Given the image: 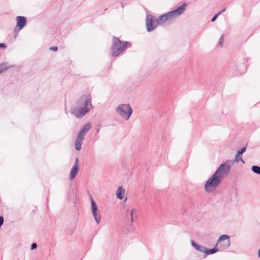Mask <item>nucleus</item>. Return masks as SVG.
<instances>
[{
    "instance_id": "nucleus-21",
    "label": "nucleus",
    "mask_w": 260,
    "mask_h": 260,
    "mask_svg": "<svg viewBox=\"0 0 260 260\" xmlns=\"http://www.w3.org/2000/svg\"><path fill=\"white\" fill-rule=\"evenodd\" d=\"M219 16V15L217 13L211 19V21L212 22H214L215 21V20L216 19V18L218 17V16Z\"/></svg>"
},
{
    "instance_id": "nucleus-11",
    "label": "nucleus",
    "mask_w": 260,
    "mask_h": 260,
    "mask_svg": "<svg viewBox=\"0 0 260 260\" xmlns=\"http://www.w3.org/2000/svg\"><path fill=\"white\" fill-rule=\"evenodd\" d=\"M191 245L198 251L205 253L206 248L204 246L198 245L194 241H191Z\"/></svg>"
},
{
    "instance_id": "nucleus-3",
    "label": "nucleus",
    "mask_w": 260,
    "mask_h": 260,
    "mask_svg": "<svg viewBox=\"0 0 260 260\" xmlns=\"http://www.w3.org/2000/svg\"><path fill=\"white\" fill-rule=\"evenodd\" d=\"M128 42H122L117 37L113 38V44L111 47L112 55L118 56L122 52L127 48Z\"/></svg>"
},
{
    "instance_id": "nucleus-12",
    "label": "nucleus",
    "mask_w": 260,
    "mask_h": 260,
    "mask_svg": "<svg viewBox=\"0 0 260 260\" xmlns=\"http://www.w3.org/2000/svg\"><path fill=\"white\" fill-rule=\"evenodd\" d=\"M125 193V189L122 186H119L116 190V197L119 199L122 200Z\"/></svg>"
},
{
    "instance_id": "nucleus-5",
    "label": "nucleus",
    "mask_w": 260,
    "mask_h": 260,
    "mask_svg": "<svg viewBox=\"0 0 260 260\" xmlns=\"http://www.w3.org/2000/svg\"><path fill=\"white\" fill-rule=\"evenodd\" d=\"M91 128V124L88 122L86 123L79 131L77 137L75 142V149L80 151L81 149V145L84 139V137L88 131Z\"/></svg>"
},
{
    "instance_id": "nucleus-15",
    "label": "nucleus",
    "mask_w": 260,
    "mask_h": 260,
    "mask_svg": "<svg viewBox=\"0 0 260 260\" xmlns=\"http://www.w3.org/2000/svg\"><path fill=\"white\" fill-rule=\"evenodd\" d=\"M235 161L237 162H238L239 161H242L243 164L245 163L244 161L243 160L242 156L240 154H238V153H236L235 157Z\"/></svg>"
},
{
    "instance_id": "nucleus-2",
    "label": "nucleus",
    "mask_w": 260,
    "mask_h": 260,
    "mask_svg": "<svg viewBox=\"0 0 260 260\" xmlns=\"http://www.w3.org/2000/svg\"><path fill=\"white\" fill-rule=\"evenodd\" d=\"M231 168L229 161L221 164L215 172L208 179L204 185V189L209 192L215 189L221 183L223 176L228 174Z\"/></svg>"
},
{
    "instance_id": "nucleus-20",
    "label": "nucleus",
    "mask_w": 260,
    "mask_h": 260,
    "mask_svg": "<svg viewBox=\"0 0 260 260\" xmlns=\"http://www.w3.org/2000/svg\"><path fill=\"white\" fill-rule=\"evenodd\" d=\"M134 209H133L130 212V215H131V222H134V219H133V212L134 211Z\"/></svg>"
},
{
    "instance_id": "nucleus-14",
    "label": "nucleus",
    "mask_w": 260,
    "mask_h": 260,
    "mask_svg": "<svg viewBox=\"0 0 260 260\" xmlns=\"http://www.w3.org/2000/svg\"><path fill=\"white\" fill-rule=\"evenodd\" d=\"M251 170L254 173L260 175V167L253 166L251 167Z\"/></svg>"
},
{
    "instance_id": "nucleus-16",
    "label": "nucleus",
    "mask_w": 260,
    "mask_h": 260,
    "mask_svg": "<svg viewBox=\"0 0 260 260\" xmlns=\"http://www.w3.org/2000/svg\"><path fill=\"white\" fill-rule=\"evenodd\" d=\"M8 67H7V63L5 62L2 63L0 64V74L2 73L3 71H6L8 69Z\"/></svg>"
},
{
    "instance_id": "nucleus-25",
    "label": "nucleus",
    "mask_w": 260,
    "mask_h": 260,
    "mask_svg": "<svg viewBox=\"0 0 260 260\" xmlns=\"http://www.w3.org/2000/svg\"><path fill=\"white\" fill-rule=\"evenodd\" d=\"M0 47L1 48H6V45L4 43H0Z\"/></svg>"
},
{
    "instance_id": "nucleus-7",
    "label": "nucleus",
    "mask_w": 260,
    "mask_h": 260,
    "mask_svg": "<svg viewBox=\"0 0 260 260\" xmlns=\"http://www.w3.org/2000/svg\"><path fill=\"white\" fill-rule=\"evenodd\" d=\"M230 238L228 235H222L219 237L216 246L219 251H223L229 247L231 244Z\"/></svg>"
},
{
    "instance_id": "nucleus-24",
    "label": "nucleus",
    "mask_w": 260,
    "mask_h": 260,
    "mask_svg": "<svg viewBox=\"0 0 260 260\" xmlns=\"http://www.w3.org/2000/svg\"><path fill=\"white\" fill-rule=\"evenodd\" d=\"M57 49H58V48L56 46L52 47L50 48V50L54 51H57Z\"/></svg>"
},
{
    "instance_id": "nucleus-8",
    "label": "nucleus",
    "mask_w": 260,
    "mask_h": 260,
    "mask_svg": "<svg viewBox=\"0 0 260 260\" xmlns=\"http://www.w3.org/2000/svg\"><path fill=\"white\" fill-rule=\"evenodd\" d=\"M91 201V210L93 216L97 224H99L101 221V216L99 211L98 210L97 205L93 200L92 197L90 196Z\"/></svg>"
},
{
    "instance_id": "nucleus-23",
    "label": "nucleus",
    "mask_w": 260,
    "mask_h": 260,
    "mask_svg": "<svg viewBox=\"0 0 260 260\" xmlns=\"http://www.w3.org/2000/svg\"><path fill=\"white\" fill-rule=\"evenodd\" d=\"M226 10V8H224L223 9H222L220 11H219L217 14L219 15L223 12H225Z\"/></svg>"
},
{
    "instance_id": "nucleus-10",
    "label": "nucleus",
    "mask_w": 260,
    "mask_h": 260,
    "mask_svg": "<svg viewBox=\"0 0 260 260\" xmlns=\"http://www.w3.org/2000/svg\"><path fill=\"white\" fill-rule=\"evenodd\" d=\"M79 160L78 158L75 159V164L71 169V171L70 173L69 178L70 180L73 179L75 176L77 175L79 171L78 168Z\"/></svg>"
},
{
    "instance_id": "nucleus-18",
    "label": "nucleus",
    "mask_w": 260,
    "mask_h": 260,
    "mask_svg": "<svg viewBox=\"0 0 260 260\" xmlns=\"http://www.w3.org/2000/svg\"><path fill=\"white\" fill-rule=\"evenodd\" d=\"M246 149V146H244V147H243V148H242L241 149V150H240L238 151L237 153H238V155H239V154L241 155L242 153H243L244 152H245Z\"/></svg>"
},
{
    "instance_id": "nucleus-6",
    "label": "nucleus",
    "mask_w": 260,
    "mask_h": 260,
    "mask_svg": "<svg viewBox=\"0 0 260 260\" xmlns=\"http://www.w3.org/2000/svg\"><path fill=\"white\" fill-rule=\"evenodd\" d=\"M116 112L125 120H128L133 113V109L129 104H121L116 108Z\"/></svg>"
},
{
    "instance_id": "nucleus-4",
    "label": "nucleus",
    "mask_w": 260,
    "mask_h": 260,
    "mask_svg": "<svg viewBox=\"0 0 260 260\" xmlns=\"http://www.w3.org/2000/svg\"><path fill=\"white\" fill-rule=\"evenodd\" d=\"M92 107L91 99L87 98L84 102V106L81 108L74 107L71 109V113L77 118L85 115Z\"/></svg>"
},
{
    "instance_id": "nucleus-19",
    "label": "nucleus",
    "mask_w": 260,
    "mask_h": 260,
    "mask_svg": "<svg viewBox=\"0 0 260 260\" xmlns=\"http://www.w3.org/2000/svg\"><path fill=\"white\" fill-rule=\"evenodd\" d=\"M20 30V29L15 28V29H14V32H15L14 38L15 39H16L17 37Z\"/></svg>"
},
{
    "instance_id": "nucleus-26",
    "label": "nucleus",
    "mask_w": 260,
    "mask_h": 260,
    "mask_svg": "<svg viewBox=\"0 0 260 260\" xmlns=\"http://www.w3.org/2000/svg\"><path fill=\"white\" fill-rule=\"evenodd\" d=\"M258 256L260 258V249L258 251Z\"/></svg>"
},
{
    "instance_id": "nucleus-13",
    "label": "nucleus",
    "mask_w": 260,
    "mask_h": 260,
    "mask_svg": "<svg viewBox=\"0 0 260 260\" xmlns=\"http://www.w3.org/2000/svg\"><path fill=\"white\" fill-rule=\"evenodd\" d=\"M218 251H219V250L218 249L217 247L216 246V245H215V246L212 249H207L206 248L205 254H206L207 255L212 254L216 253Z\"/></svg>"
},
{
    "instance_id": "nucleus-1",
    "label": "nucleus",
    "mask_w": 260,
    "mask_h": 260,
    "mask_svg": "<svg viewBox=\"0 0 260 260\" xmlns=\"http://www.w3.org/2000/svg\"><path fill=\"white\" fill-rule=\"evenodd\" d=\"M186 7V5L183 4L177 9L160 15L157 19L150 14L147 15L146 20L147 30L149 32L151 31L155 28L156 26L163 24L167 21H172L184 12Z\"/></svg>"
},
{
    "instance_id": "nucleus-17",
    "label": "nucleus",
    "mask_w": 260,
    "mask_h": 260,
    "mask_svg": "<svg viewBox=\"0 0 260 260\" xmlns=\"http://www.w3.org/2000/svg\"><path fill=\"white\" fill-rule=\"evenodd\" d=\"M223 40H224V36H223V35H222L220 36L219 41V44L220 45L221 47H222L223 46Z\"/></svg>"
},
{
    "instance_id": "nucleus-9",
    "label": "nucleus",
    "mask_w": 260,
    "mask_h": 260,
    "mask_svg": "<svg viewBox=\"0 0 260 260\" xmlns=\"http://www.w3.org/2000/svg\"><path fill=\"white\" fill-rule=\"evenodd\" d=\"M17 25L16 28L21 30L26 24V18L24 16H19L16 17Z\"/></svg>"
},
{
    "instance_id": "nucleus-22",
    "label": "nucleus",
    "mask_w": 260,
    "mask_h": 260,
    "mask_svg": "<svg viewBox=\"0 0 260 260\" xmlns=\"http://www.w3.org/2000/svg\"><path fill=\"white\" fill-rule=\"evenodd\" d=\"M37 244L36 243H34L31 245V249L33 250V249H35L36 248H37Z\"/></svg>"
}]
</instances>
